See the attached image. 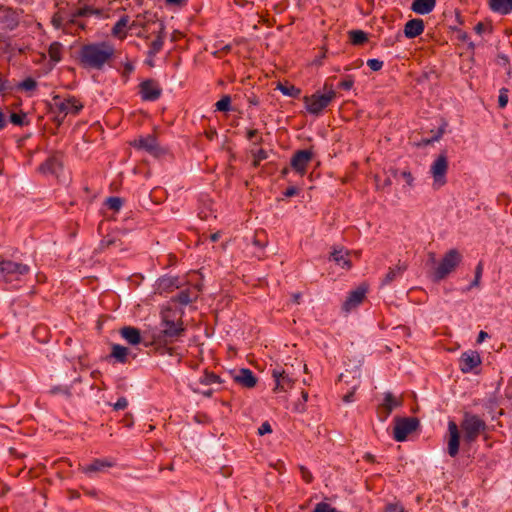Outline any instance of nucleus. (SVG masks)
I'll return each mask as SVG.
<instances>
[{"mask_svg": "<svg viewBox=\"0 0 512 512\" xmlns=\"http://www.w3.org/2000/svg\"><path fill=\"white\" fill-rule=\"evenodd\" d=\"M507 103H508L507 90L503 89L500 91V95L498 97L499 107L504 108V107H506Z\"/></svg>", "mask_w": 512, "mask_h": 512, "instance_id": "8fccbe9b", "label": "nucleus"}, {"mask_svg": "<svg viewBox=\"0 0 512 512\" xmlns=\"http://www.w3.org/2000/svg\"><path fill=\"white\" fill-rule=\"evenodd\" d=\"M448 447L447 452L449 456L455 457L459 452L460 433L457 424L454 421L448 423Z\"/></svg>", "mask_w": 512, "mask_h": 512, "instance_id": "f3484780", "label": "nucleus"}, {"mask_svg": "<svg viewBox=\"0 0 512 512\" xmlns=\"http://www.w3.org/2000/svg\"><path fill=\"white\" fill-rule=\"evenodd\" d=\"M313 156L314 153L311 150H298L293 154L290 165L296 173L304 175L307 171L308 164L313 159Z\"/></svg>", "mask_w": 512, "mask_h": 512, "instance_id": "ddd939ff", "label": "nucleus"}, {"mask_svg": "<svg viewBox=\"0 0 512 512\" xmlns=\"http://www.w3.org/2000/svg\"><path fill=\"white\" fill-rule=\"evenodd\" d=\"M254 156V166H258L262 160H265L268 155L267 152L263 149H259L257 152L253 154Z\"/></svg>", "mask_w": 512, "mask_h": 512, "instance_id": "37998d69", "label": "nucleus"}, {"mask_svg": "<svg viewBox=\"0 0 512 512\" xmlns=\"http://www.w3.org/2000/svg\"><path fill=\"white\" fill-rule=\"evenodd\" d=\"M115 54L114 46L107 42H94L81 46L78 51V60L85 69L103 70L105 65L110 64Z\"/></svg>", "mask_w": 512, "mask_h": 512, "instance_id": "f257e3e1", "label": "nucleus"}, {"mask_svg": "<svg viewBox=\"0 0 512 512\" xmlns=\"http://www.w3.org/2000/svg\"><path fill=\"white\" fill-rule=\"evenodd\" d=\"M393 437L398 442L406 440L407 436L419 426V420L415 417H395Z\"/></svg>", "mask_w": 512, "mask_h": 512, "instance_id": "6e6552de", "label": "nucleus"}, {"mask_svg": "<svg viewBox=\"0 0 512 512\" xmlns=\"http://www.w3.org/2000/svg\"><path fill=\"white\" fill-rule=\"evenodd\" d=\"M482 272H483V263L479 262L478 265L476 266L475 277H474V280L472 281V283L470 284V288L477 287L479 285L480 279L482 276Z\"/></svg>", "mask_w": 512, "mask_h": 512, "instance_id": "a19ab883", "label": "nucleus"}, {"mask_svg": "<svg viewBox=\"0 0 512 512\" xmlns=\"http://www.w3.org/2000/svg\"><path fill=\"white\" fill-rule=\"evenodd\" d=\"M461 429L464 434V441L472 443L480 433L485 431L486 423L479 416L466 412L461 422Z\"/></svg>", "mask_w": 512, "mask_h": 512, "instance_id": "423d86ee", "label": "nucleus"}, {"mask_svg": "<svg viewBox=\"0 0 512 512\" xmlns=\"http://www.w3.org/2000/svg\"><path fill=\"white\" fill-rule=\"evenodd\" d=\"M368 67L373 71H379L383 67V61L378 59H369L367 61Z\"/></svg>", "mask_w": 512, "mask_h": 512, "instance_id": "de8ad7c7", "label": "nucleus"}, {"mask_svg": "<svg viewBox=\"0 0 512 512\" xmlns=\"http://www.w3.org/2000/svg\"><path fill=\"white\" fill-rule=\"evenodd\" d=\"M436 5V0H414L411 5L413 12L426 15L433 11Z\"/></svg>", "mask_w": 512, "mask_h": 512, "instance_id": "5701e85b", "label": "nucleus"}, {"mask_svg": "<svg viewBox=\"0 0 512 512\" xmlns=\"http://www.w3.org/2000/svg\"><path fill=\"white\" fill-rule=\"evenodd\" d=\"M128 24V18L127 17H121L112 28V34L114 36L122 37L123 31L126 28Z\"/></svg>", "mask_w": 512, "mask_h": 512, "instance_id": "473e14b6", "label": "nucleus"}, {"mask_svg": "<svg viewBox=\"0 0 512 512\" xmlns=\"http://www.w3.org/2000/svg\"><path fill=\"white\" fill-rule=\"evenodd\" d=\"M139 94L144 101H156L162 94V88L156 80L146 79L139 84Z\"/></svg>", "mask_w": 512, "mask_h": 512, "instance_id": "f8f14e48", "label": "nucleus"}, {"mask_svg": "<svg viewBox=\"0 0 512 512\" xmlns=\"http://www.w3.org/2000/svg\"><path fill=\"white\" fill-rule=\"evenodd\" d=\"M297 194H298V189H297L296 187H294V186H290V187H288V188L284 191V193H283V195H284L285 197H293V196H295V195H297Z\"/></svg>", "mask_w": 512, "mask_h": 512, "instance_id": "13d9d810", "label": "nucleus"}, {"mask_svg": "<svg viewBox=\"0 0 512 512\" xmlns=\"http://www.w3.org/2000/svg\"><path fill=\"white\" fill-rule=\"evenodd\" d=\"M487 337H488V334L486 332L480 331V333L478 334L477 342L481 343Z\"/></svg>", "mask_w": 512, "mask_h": 512, "instance_id": "774afa93", "label": "nucleus"}, {"mask_svg": "<svg viewBox=\"0 0 512 512\" xmlns=\"http://www.w3.org/2000/svg\"><path fill=\"white\" fill-rule=\"evenodd\" d=\"M205 135L209 140H213L217 136V131L215 129H210L205 132Z\"/></svg>", "mask_w": 512, "mask_h": 512, "instance_id": "e2e57ef3", "label": "nucleus"}, {"mask_svg": "<svg viewBox=\"0 0 512 512\" xmlns=\"http://www.w3.org/2000/svg\"><path fill=\"white\" fill-rule=\"evenodd\" d=\"M119 239L116 237V235H107L104 237L99 245L100 250H104L106 248H109L111 246H118Z\"/></svg>", "mask_w": 512, "mask_h": 512, "instance_id": "72a5a7b5", "label": "nucleus"}, {"mask_svg": "<svg viewBox=\"0 0 512 512\" xmlns=\"http://www.w3.org/2000/svg\"><path fill=\"white\" fill-rule=\"evenodd\" d=\"M277 89L280 90L282 94L292 98H297L301 94V90L299 88L290 84L278 83Z\"/></svg>", "mask_w": 512, "mask_h": 512, "instance_id": "7c9ffc66", "label": "nucleus"}, {"mask_svg": "<svg viewBox=\"0 0 512 512\" xmlns=\"http://www.w3.org/2000/svg\"><path fill=\"white\" fill-rule=\"evenodd\" d=\"M448 170V158L446 152H442L434 160L430 167V173L434 180V186L439 188L446 183V173Z\"/></svg>", "mask_w": 512, "mask_h": 512, "instance_id": "1a4fd4ad", "label": "nucleus"}, {"mask_svg": "<svg viewBox=\"0 0 512 512\" xmlns=\"http://www.w3.org/2000/svg\"><path fill=\"white\" fill-rule=\"evenodd\" d=\"M474 30L477 34L481 35L485 30V25L482 22H479L474 27Z\"/></svg>", "mask_w": 512, "mask_h": 512, "instance_id": "680f3d73", "label": "nucleus"}, {"mask_svg": "<svg viewBox=\"0 0 512 512\" xmlns=\"http://www.w3.org/2000/svg\"><path fill=\"white\" fill-rule=\"evenodd\" d=\"M272 376L276 382L275 391H286L292 388L294 379L285 370L274 369Z\"/></svg>", "mask_w": 512, "mask_h": 512, "instance_id": "a211bd4d", "label": "nucleus"}, {"mask_svg": "<svg viewBox=\"0 0 512 512\" xmlns=\"http://www.w3.org/2000/svg\"><path fill=\"white\" fill-rule=\"evenodd\" d=\"M131 145L139 150H143L154 157H160L165 153L153 135L142 136L131 142Z\"/></svg>", "mask_w": 512, "mask_h": 512, "instance_id": "9d476101", "label": "nucleus"}, {"mask_svg": "<svg viewBox=\"0 0 512 512\" xmlns=\"http://www.w3.org/2000/svg\"><path fill=\"white\" fill-rule=\"evenodd\" d=\"M52 107L62 115L59 121H63L68 114L77 115L83 109V104L74 96L66 98L55 95L52 99Z\"/></svg>", "mask_w": 512, "mask_h": 512, "instance_id": "0eeeda50", "label": "nucleus"}, {"mask_svg": "<svg viewBox=\"0 0 512 512\" xmlns=\"http://www.w3.org/2000/svg\"><path fill=\"white\" fill-rule=\"evenodd\" d=\"M25 114H17L12 113L10 115V121L17 126H22L24 124Z\"/></svg>", "mask_w": 512, "mask_h": 512, "instance_id": "49530a36", "label": "nucleus"}, {"mask_svg": "<svg viewBox=\"0 0 512 512\" xmlns=\"http://www.w3.org/2000/svg\"><path fill=\"white\" fill-rule=\"evenodd\" d=\"M106 205L113 211H119L123 205V200L120 197H109L106 200Z\"/></svg>", "mask_w": 512, "mask_h": 512, "instance_id": "c9c22d12", "label": "nucleus"}, {"mask_svg": "<svg viewBox=\"0 0 512 512\" xmlns=\"http://www.w3.org/2000/svg\"><path fill=\"white\" fill-rule=\"evenodd\" d=\"M65 393V394H68V390L66 388H61V387H55L51 390V393L53 394H56V393Z\"/></svg>", "mask_w": 512, "mask_h": 512, "instance_id": "338daca9", "label": "nucleus"}, {"mask_svg": "<svg viewBox=\"0 0 512 512\" xmlns=\"http://www.w3.org/2000/svg\"><path fill=\"white\" fill-rule=\"evenodd\" d=\"M324 89L327 90L325 94L316 92L311 96L304 97L305 107L310 114L319 115L336 97V92L331 86L328 87L327 83L324 85Z\"/></svg>", "mask_w": 512, "mask_h": 512, "instance_id": "20e7f679", "label": "nucleus"}, {"mask_svg": "<svg viewBox=\"0 0 512 512\" xmlns=\"http://www.w3.org/2000/svg\"><path fill=\"white\" fill-rule=\"evenodd\" d=\"M98 11L94 10L92 7L84 6L79 8L74 14L73 17H86L92 14H97Z\"/></svg>", "mask_w": 512, "mask_h": 512, "instance_id": "ea45409f", "label": "nucleus"}, {"mask_svg": "<svg viewBox=\"0 0 512 512\" xmlns=\"http://www.w3.org/2000/svg\"><path fill=\"white\" fill-rule=\"evenodd\" d=\"M163 43H164V40H163L162 36H158L155 40H153L151 43L152 52L158 53L162 49Z\"/></svg>", "mask_w": 512, "mask_h": 512, "instance_id": "c03bdc74", "label": "nucleus"}, {"mask_svg": "<svg viewBox=\"0 0 512 512\" xmlns=\"http://www.w3.org/2000/svg\"><path fill=\"white\" fill-rule=\"evenodd\" d=\"M384 512H404V508L395 503L388 504Z\"/></svg>", "mask_w": 512, "mask_h": 512, "instance_id": "864d4df0", "label": "nucleus"}, {"mask_svg": "<svg viewBox=\"0 0 512 512\" xmlns=\"http://www.w3.org/2000/svg\"><path fill=\"white\" fill-rule=\"evenodd\" d=\"M197 298V295L190 289H184L180 291L176 296L172 298L173 301L178 302L182 305H187Z\"/></svg>", "mask_w": 512, "mask_h": 512, "instance_id": "bb28decb", "label": "nucleus"}, {"mask_svg": "<svg viewBox=\"0 0 512 512\" xmlns=\"http://www.w3.org/2000/svg\"><path fill=\"white\" fill-rule=\"evenodd\" d=\"M114 466L115 462L112 459H94L90 464L81 466L80 470L86 475L92 477L94 474L104 472L106 469Z\"/></svg>", "mask_w": 512, "mask_h": 512, "instance_id": "4468645a", "label": "nucleus"}, {"mask_svg": "<svg viewBox=\"0 0 512 512\" xmlns=\"http://www.w3.org/2000/svg\"><path fill=\"white\" fill-rule=\"evenodd\" d=\"M402 399L396 398L391 392L384 393V399L379 404L377 409V415L380 421L384 422L388 419L392 411L402 406Z\"/></svg>", "mask_w": 512, "mask_h": 512, "instance_id": "9b49d317", "label": "nucleus"}, {"mask_svg": "<svg viewBox=\"0 0 512 512\" xmlns=\"http://www.w3.org/2000/svg\"><path fill=\"white\" fill-rule=\"evenodd\" d=\"M375 181H376V187L378 189H385L386 187L391 185L390 178H386L383 182H381L378 177H375Z\"/></svg>", "mask_w": 512, "mask_h": 512, "instance_id": "6e6d98bb", "label": "nucleus"}, {"mask_svg": "<svg viewBox=\"0 0 512 512\" xmlns=\"http://www.w3.org/2000/svg\"><path fill=\"white\" fill-rule=\"evenodd\" d=\"M199 382L204 385H211L215 383H221V380L218 375L205 371L203 376L200 377Z\"/></svg>", "mask_w": 512, "mask_h": 512, "instance_id": "2f4dec72", "label": "nucleus"}, {"mask_svg": "<svg viewBox=\"0 0 512 512\" xmlns=\"http://www.w3.org/2000/svg\"><path fill=\"white\" fill-rule=\"evenodd\" d=\"M4 23L6 27L10 30H14L19 25L18 18L14 13L6 15Z\"/></svg>", "mask_w": 512, "mask_h": 512, "instance_id": "58836bf2", "label": "nucleus"}, {"mask_svg": "<svg viewBox=\"0 0 512 512\" xmlns=\"http://www.w3.org/2000/svg\"><path fill=\"white\" fill-rule=\"evenodd\" d=\"M166 3L169 5L184 6L187 0H166Z\"/></svg>", "mask_w": 512, "mask_h": 512, "instance_id": "052dcab7", "label": "nucleus"}, {"mask_svg": "<svg viewBox=\"0 0 512 512\" xmlns=\"http://www.w3.org/2000/svg\"><path fill=\"white\" fill-rule=\"evenodd\" d=\"M462 255L457 249H450L443 256L433 273V281L439 282L445 279L460 264Z\"/></svg>", "mask_w": 512, "mask_h": 512, "instance_id": "39448f33", "label": "nucleus"}, {"mask_svg": "<svg viewBox=\"0 0 512 512\" xmlns=\"http://www.w3.org/2000/svg\"><path fill=\"white\" fill-rule=\"evenodd\" d=\"M120 335L131 345H137V344L141 343L142 338H141L140 330L135 327H132V326L123 327L120 330Z\"/></svg>", "mask_w": 512, "mask_h": 512, "instance_id": "b1692460", "label": "nucleus"}, {"mask_svg": "<svg viewBox=\"0 0 512 512\" xmlns=\"http://www.w3.org/2000/svg\"><path fill=\"white\" fill-rule=\"evenodd\" d=\"M354 84V81L351 77H347L339 83V87L343 90H350Z\"/></svg>", "mask_w": 512, "mask_h": 512, "instance_id": "603ef678", "label": "nucleus"}, {"mask_svg": "<svg viewBox=\"0 0 512 512\" xmlns=\"http://www.w3.org/2000/svg\"><path fill=\"white\" fill-rule=\"evenodd\" d=\"M424 31V21L419 18L409 20L404 27V34L407 38H415Z\"/></svg>", "mask_w": 512, "mask_h": 512, "instance_id": "4be33fe9", "label": "nucleus"}, {"mask_svg": "<svg viewBox=\"0 0 512 512\" xmlns=\"http://www.w3.org/2000/svg\"><path fill=\"white\" fill-rule=\"evenodd\" d=\"M272 432V427L270 425L269 422L265 421L261 424V426L258 428V434L260 436H263L267 433H271Z\"/></svg>", "mask_w": 512, "mask_h": 512, "instance_id": "3c124183", "label": "nucleus"}, {"mask_svg": "<svg viewBox=\"0 0 512 512\" xmlns=\"http://www.w3.org/2000/svg\"><path fill=\"white\" fill-rule=\"evenodd\" d=\"M51 23L56 29H60L62 27V18L56 14L52 17Z\"/></svg>", "mask_w": 512, "mask_h": 512, "instance_id": "bf43d9fd", "label": "nucleus"}, {"mask_svg": "<svg viewBox=\"0 0 512 512\" xmlns=\"http://www.w3.org/2000/svg\"><path fill=\"white\" fill-rule=\"evenodd\" d=\"M481 364V358L478 352L476 351H466L462 353L459 359V366L462 372L469 373L474 368Z\"/></svg>", "mask_w": 512, "mask_h": 512, "instance_id": "dca6fc26", "label": "nucleus"}, {"mask_svg": "<svg viewBox=\"0 0 512 512\" xmlns=\"http://www.w3.org/2000/svg\"><path fill=\"white\" fill-rule=\"evenodd\" d=\"M444 133V129L443 128H439V130L437 131V133L431 137V138H424L422 139L417 145L418 146H427L435 141H438L442 135Z\"/></svg>", "mask_w": 512, "mask_h": 512, "instance_id": "4c0bfd02", "label": "nucleus"}, {"mask_svg": "<svg viewBox=\"0 0 512 512\" xmlns=\"http://www.w3.org/2000/svg\"><path fill=\"white\" fill-rule=\"evenodd\" d=\"M169 313L170 311H167L162 314L161 329L153 334L155 343H166L184 332L183 323L171 320Z\"/></svg>", "mask_w": 512, "mask_h": 512, "instance_id": "7ed1b4c3", "label": "nucleus"}, {"mask_svg": "<svg viewBox=\"0 0 512 512\" xmlns=\"http://www.w3.org/2000/svg\"><path fill=\"white\" fill-rule=\"evenodd\" d=\"M349 39L353 45H363L368 40L367 33L362 30L349 31Z\"/></svg>", "mask_w": 512, "mask_h": 512, "instance_id": "c756f323", "label": "nucleus"}, {"mask_svg": "<svg viewBox=\"0 0 512 512\" xmlns=\"http://www.w3.org/2000/svg\"><path fill=\"white\" fill-rule=\"evenodd\" d=\"M258 135V130L251 129L247 132V138L248 140H253Z\"/></svg>", "mask_w": 512, "mask_h": 512, "instance_id": "69168bd1", "label": "nucleus"}, {"mask_svg": "<svg viewBox=\"0 0 512 512\" xmlns=\"http://www.w3.org/2000/svg\"><path fill=\"white\" fill-rule=\"evenodd\" d=\"M48 54L54 63H58L62 58V44L60 42H53L50 44Z\"/></svg>", "mask_w": 512, "mask_h": 512, "instance_id": "c85d7f7f", "label": "nucleus"}, {"mask_svg": "<svg viewBox=\"0 0 512 512\" xmlns=\"http://www.w3.org/2000/svg\"><path fill=\"white\" fill-rule=\"evenodd\" d=\"M30 272V267L24 263L12 260L0 261V282L15 284Z\"/></svg>", "mask_w": 512, "mask_h": 512, "instance_id": "f03ea898", "label": "nucleus"}, {"mask_svg": "<svg viewBox=\"0 0 512 512\" xmlns=\"http://www.w3.org/2000/svg\"><path fill=\"white\" fill-rule=\"evenodd\" d=\"M128 352V348L121 346L119 344H114L112 346L111 356L115 358L119 363H126Z\"/></svg>", "mask_w": 512, "mask_h": 512, "instance_id": "cd10ccee", "label": "nucleus"}, {"mask_svg": "<svg viewBox=\"0 0 512 512\" xmlns=\"http://www.w3.org/2000/svg\"><path fill=\"white\" fill-rule=\"evenodd\" d=\"M128 406V400L125 397H120L114 404L115 411L124 410Z\"/></svg>", "mask_w": 512, "mask_h": 512, "instance_id": "09e8293b", "label": "nucleus"}, {"mask_svg": "<svg viewBox=\"0 0 512 512\" xmlns=\"http://www.w3.org/2000/svg\"><path fill=\"white\" fill-rule=\"evenodd\" d=\"M156 285L159 293H165L180 288L181 282L176 276H164L157 280Z\"/></svg>", "mask_w": 512, "mask_h": 512, "instance_id": "aec40b11", "label": "nucleus"}, {"mask_svg": "<svg viewBox=\"0 0 512 512\" xmlns=\"http://www.w3.org/2000/svg\"><path fill=\"white\" fill-rule=\"evenodd\" d=\"M367 292V288L364 286H359L355 290L351 291L346 300L343 303L342 309L349 313L353 309H355L358 305L362 303L365 298Z\"/></svg>", "mask_w": 512, "mask_h": 512, "instance_id": "2eb2a0df", "label": "nucleus"}, {"mask_svg": "<svg viewBox=\"0 0 512 512\" xmlns=\"http://www.w3.org/2000/svg\"><path fill=\"white\" fill-rule=\"evenodd\" d=\"M490 8L497 13L506 15L512 11V0H490Z\"/></svg>", "mask_w": 512, "mask_h": 512, "instance_id": "a878e982", "label": "nucleus"}, {"mask_svg": "<svg viewBox=\"0 0 512 512\" xmlns=\"http://www.w3.org/2000/svg\"><path fill=\"white\" fill-rule=\"evenodd\" d=\"M301 474L305 482L310 483L312 481L313 477L308 469L301 467Z\"/></svg>", "mask_w": 512, "mask_h": 512, "instance_id": "4d7b16f0", "label": "nucleus"}, {"mask_svg": "<svg viewBox=\"0 0 512 512\" xmlns=\"http://www.w3.org/2000/svg\"><path fill=\"white\" fill-rule=\"evenodd\" d=\"M400 176L404 179L407 185L412 186L414 178L409 171H402Z\"/></svg>", "mask_w": 512, "mask_h": 512, "instance_id": "5fc2aeb1", "label": "nucleus"}, {"mask_svg": "<svg viewBox=\"0 0 512 512\" xmlns=\"http://www.w3.org/2000/svg\"><path fill=\"white\" fill-rule=\"evenodd\" d=\"M312 512H341L326 502H319L315 505Z\"/></svg>", "mask_w": 512, "mask_h": 512, "instance_id": "e433bc0d", "label": "nucleus"}, {"mask_svg": "<svg viewBox=\"0 0 512 512\" xmlns=\"http://www.w3.org/2000/svg\"><path fill=\"white\" fill-rule=\"evenodd\" d=\"M354 391H350L343 396V401L346 403H350L353 401Z\"/></svg>", "mask_w": 512, "mask_h": 512, "instance_id": "0e129e2a", "label": "nucleus"}, {"mask_svg": "<svg viewBox=\"0 0 512 512\" xmlns=\"http://www.w3.org/2000/svg\"><path fill=\"white\" fill-rule=\"evenodd\" d=\"M37 86V83L34 79L32 78H26L22 83H21V87L26 90V91H31V90H34Z\"/></svg>", "mask_w": 512, "mask_h": 512, "instance_id": "a18cd8bd", "label": "nucleus"}, {"mask_svg": "<svg viewBox=\"0 0 512 512\" xmlns=\"http://www.w3.org/2000/svg\"><path fill=\"white\" fill-rule=\"evenodd\" d=\"M58 165V161L56 158H49L45 163L41 165V169L43 171L55 172V166Z\"/></svg>", "mask_w": 512, "mask_h": 512, "instance_id": "79ce46f5", "label": "nucleus"}, {"mask_svg": "<svg viewBox=\"0 0 512 512\" xmlns=\"http://www.w3.org/2000/svg\"><path fill=\"white\" fill-rule=\"evenodd\" d=\"M349 252L344 250L343 248L334 249L331 253V259L342 268L350 269L351 262L348 259Z\"/></svg>", "mask_w": 512, "mask_h": 512, "instance_id": "393cba45", "label": "nucleus"}, {"mask_svg": "<svg viewBox=\"0 0 512 512\" xmlns=\"http://www.w3.org/2000/svg\"><path fill=\"white\" fill-rule=\"evenodd\" d=\"M407 270V265L402 262H398L395 267H390L388 272L385 274L383 279L381 280V286H388L395 280L402 277L404 272Z\"/></svg>", "mask_w": 512, "mask_h": 512, "instance_id": "6ab92c4d", "label": "nucleus"}, {"mask_svg": "<svg viewBox=\"0 0 512 512\" xmlns=\"http://www.w3.org/2000/svg\"><path fill=\"white\" fill-rule=\"evenodd\" d=\"M231 98L228 95L223 96L216 102L215 107L217 111L227 112L230 110Z\"/></svg>", "mask_w": 512, "mask_h": 512, "instance_id": "f704fd0d", "label": "nucleus"}, {"mask_svg": "<svg viewBox=\"0 0 512 512\" xmlns=\"http://www.w3.org/2000/svg\"><path fill=\"white\" fill-rule=\"evenodd\" d=\"M235 382L243 387L253 388L257 384V378L250 369L243 368L234 376Z\"/></svg>", "mask_w": 512, "mask_h": 512, "instance_id": "412c9836", "label": "nucleus"}]
</instances>
